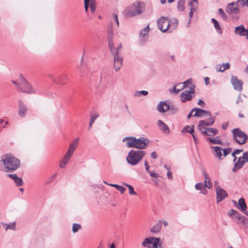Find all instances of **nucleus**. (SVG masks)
Instances as JSON below:
<instances>
[{
	"label": "nucleus",
	"instance_id": "f257e3e1",
	"mask_svg": "<svg viewBox=\"0 0 248 248\" xmlns=\"http://www.w3.org/2000/svg\"><path fill=\"white\" fill-rule=\"evenodd\" d=\"M1 161L3 163L6 172H12L20 167V160L11 155H4Z\"/></svg>",
	"mask_w": 248,
	"mask_h": 248
},
{
	"label": "nucleus",
	"instance_id": "f03ea898",
	"mask_svg": "<svg viewBox=\"0 0 248 248\" xmlns=\"http://www.w3.org/2000/svg\"><path fill=\"white\" fill-rule=\"evenodd\" d=\"M145 6L143 2H134L124 10V14L127 17L140 15L145 10Z\"/></svg>",
	"mask_w": 248,
	"mask_h": 248
},
{
	"label": "nucleus",
	"instance_id": "7ed1b4c3",
	"mask_svg": "<svg viewBox=\"0 0 248 248\" xmlns=\"http://www.w3.org/2000/svg\"><path fill=\"white\" fill-rule=\"evenodd\" d=\"M145 155L146 152L144 151L131 150L126 157V161L129 164L135 166L140 162Z\"/></svg>",
	"mask_w": 248,
	"mask_h": 248
},
{
	"label": "nucleus",
	"instance_id": "20e7f679",
	"mask_svg": "<svg viewBox=\"0 0 248 248\" xmlns=\"http://www.w3.org/2000/svg\"><path fill=\"white\" fill-rule=\"evenodd\" d=\"M19 78L22 87L18 85L17 89L18 91L29 94L41 93L39 91H36L31 84L24 78L22 74L19 75Z\"/></svg>",
	"mask_w": 248,
	"mask_h": 248
},
{
	"label": "nucleus",
	"instance_id": "39448f33",
	"mask_svg": "<svg viewBox=\"0 0 248 248\" xmlns=\"http://www.w3.org/2000/svg\"><path fill=\"white\" fill-rule=\"evenodd\" d=\"M233 140L240 145L246 143L248 140L247 134L241 131L239 128H236L232 130Z\"/></svg>",
	"mask_w": 248,
	"mask_h": 248
},
{
	"label": "nucleus",
	"instance_id": "423d86ee",
	"mask_svg": "<svg viewBox=\"0 0 248 248\" xmlns=\"http://www.w3.org/2000/svg\"><path fill=\"white\" fill-rule=\"evenodd\" d=\"M158 28L163 32H168L170 29V19L168 17L161 16L157 20Z\"/></svg>",
	"mask_w": 248,
	"mask_h": 248
},
{
	"label": "nucleus",
	"instance_id": "0eeeda50",
	"mask_svg": "<svg viewBox=\"0 0 248 248\" xmlns=\"http://www.w3.org/2000/svg\"><path fill=\"white\" fill-rule=\"evenodd\" d=\"M149 141L148 139L144 137H140L139 139L136 138L135 141L134 148L139 150H142L146 149V147L148 145Z\"/></svg>",
	"mask_w": 248,
	"mask_h": 248
},
{
	"label": "nucleus",
	"instance_id": "6e6552de",
	"mask_svg": "<svg viewBox=\"0 0 248 248\" xmlns=\"http://www.w3.org/2000/svg\"><path fill=\"white\" fill-rule=\"evenodd\" d=\"M107 39L108 40V45L110 50L111 54L114 52L115 47H114V43L113 42V28L112 24L108 26V33L107 35Z\"/></svg>",
	"mask_w": 248,
	"mask_h": 248
},
{
	"label": "nucleus",
	"instance_id": "1a4fd4ad",
	"mask_svg": "<svg viewBox=\"0 0 248 248\" xmlns=\"http://www.w3.org/2000/svg\"><path fill=\"white\" fill-rule=\"evenodd\" d=\"M226 11L229 15L232 16H236L239 13L238 6L235 5L234 2L229 3L227 4Z\"/></svg>",
	"mask_w": 248,
	"mask_h": 248
},
{
	"label": "nucleus",
	"instance_id": "9d476101",
	"mask_svg": "<svg viewBox=\"0 0 248 248\" xmlns=\"http://www.w3.org/2000/svg\"><path fill=\"white\" fill-rule=\"evenodd\" d=\"M216 194L217 203L221 202L228 196L227 192L219 186H217Z\"/></svg>",
	"mask_w": 248,
	"mask_h": 248
},
{
	"label": "nucleus",
	"instance_id": "9b49d317",
	"mask_svg": "<svg viewBox=\"0 0 248 248\" xmlns=\"http://www.w3.org/2000/svg\"><path fill=\"white\" fill-rule=\"evenodd\" d=\"M231 81L235 90L238 91H241L242 90L243 82L241 79H238L236 76H232L231 77Z\"/></svg>",
	"mask_w": 248,
	"mask_h": 248
},
{
	"label": "nucleus",
	"instance_id": "f8f14e48",
	"mask_svg": "<svg viewBox=\"0 0 248 248\" xmlns=\"http://www.w3.org/2000/svg\"><path fill=\"white\" fill-rule=\"evenodd\" d=\"M234 32L236 35L245 36L248 39V29H245L243 25L235 27Z\"/></svg>",
	"mask_w": 248,
	"mask_h": 248
},
{
	"label": "nucleus",
	"instance_id": "ddd939ff",
	"mask_svg": "<svg viewBox=\"0 0 248 248\" xmlns=\"http://www.w3.org/2000/svg\"><path fill=\"white\" fill-rule=\"evenodd\" d=\"M113 56V65L116 71L120 69L123 65V57L121 55L116 54L112 55Z\"/></svg>",
	"mask_w": 248,
	"mask_h": 248
},
{
	"label": "nucleus",
	"instance_id": "4468645a",
	"mask_svg": "<svg viewBox=\"0 0 248 248\" xmlns=\"http://www.w3.org/2000/svg\"><path fill=\"white\" fill-rule=\"evenodd\" d=\"M192 111H195V113L193 115V117H201L203 115H207L208 117L211 116V113L210 111L202 109V108H194L192 109Z\"/></svg>",
	"mask_w": 248,
	"mask_h": 248
},
{
	"label": "nucleus",
	"instance_id": "2eb2a0df",
	"mask_svg": "<svg viewBox=\"0 0 248 248\" xmlns=\"http://www.w3.org/2000/svg\"><path fill=\"white\" fill-rule=\"evenodd\" d=\"M149 25H147L145 28L143 29L140 33V38L141 40L140 44L143 45L146 41L148 38V32L149 31Z\"/></svg>",
	"mask_w": 248,
	"mask_h": 248
},
{
	"label": "nucleus",
	"instance_id": "dca6fc26",
	"mask_svg": "<svg viewBox=\"0 0 248 248\" xmlns=\"http://www.w3.org/2000/svg\"><path fill=\"white\" fill-rule=\"evenodd\" d=\"M27 110V107L23 103V102L21 100H19L18 101V115L20 116L24 117L25 116Z\"/></svg>",
	"mask_w": 248,
	"mask_h": 248
},
{
	"label": "nucleus",
	"instance_id": "f3484780",
	"mask_svg": "<svg viewBox=\"0 0 248 248\" xmlns=\"http://www.w3.org/2000/svg\"><path fill=\"white\" fill-rule=\"evenodd\" d=\"M170 109V106L166 101L160 102L157 106V109L160 112H165Z\"/></svg>",
	"mask_w": 248,
	"mask_h": 248
},
{
	"label": "nucleus",
	"instance_id": "a211bd4d",
	"mask_svg": "<svg viewBox=\"0 0 248 248\" xmlns=\"http://www.w3.org/2000/svg\"><path fill=\"white\" fill-rule=\"evenodd\" d=\"M237 208L243 212L245 215L248 213L247 211V205L244 198H241L238 201V206H236Z\"/></svg>",
	"mask_w": 248,
	"mask_h": 248
},
{
	"label": "nucleus",
	"instance_id": "6ab92c4d",
	"mask_svg": "<svg viewBox=\"0 0 248 248\" xmlns=\"http://www.w3.org/2000/svg\"><path fill=\"white\" fill-rule=\"evenodd\" d=\"M123 141H125V145L128 148H134L135 141H136V138L134 137H128L124 138Z\"/></svg>",
	"mask_w": 248,
	"mask_h": 248
},
{
	"label": "nucleus",
	"instance_id": "aec40b11",
	"mask_svg": "<svg viewBox=\"0 0 248 248\" xmlns=\"http://www.w3.org/2000/svg\"><path fill=\"white\" fill-rule=\"evenodd\" d=\"M215 122V119L212 118V117H209L208 121L204 120H201L199 121L198 127L202 126H212Z\"/></svg>",
	"mask_w": 248,
	"mask_h": 248
},
{
	"label": "nucleus",
	"instance_id": "412c9836",
	"mask_svg": "<svg viewBox=\"0 0 248 248\" xmlns=\"http://www.w3.org/2000/svg\"><path fill=\"white\" fill-rule=\"evenodd\" d=\"M181 101L182 102H186V101H190L192 99V96L190 92L185 91L183 92L180 95Z\"/></svg>",
	"mask_w": 248,
	"mask_h": 248
},
{
	"label": "nucleus",
	"instance_id": "4be33fe9",
	"mask_svg": "<svg viewBox=\"0 0 248 248\" xmlns=\"http://www.w3.org/2000/svg\"><path fill=\"white\" fill-rule=\"evenodd\" d=\"M215 68L217 72H222L226 70L229 69L230 68V64L229 62H227L226 64L222 63V65L217 64Z\"/></svg>",
	"mask_w": 248,
	"mask_h": 248
},
{
	"label": "nucleus",
	"instance_id": "5701e85b",
	"mask_svg": "<svg viewBox=\"0 0 248 248\" xmlns=\"http://www.w3.org/2000/svg\"><path fill=\"white\" fill-rule=\"evenodd\" d=\"M170 29L169 31V33L171 32L177 28L178 24V20L176 18H173L171 20L170 19Z\"/></svg>",
	"mask_w": 248,
	"mask_h": 248
},
{
	"label": "nucleus",
	"instance_id": "b1692460",
	"mask_svg": "<svg viewBox=\"0 0 248 248\" xmlns=\"http://www.w3.org/2000/svg\"><path fill=\"white\" fill-rule=\"evenodd\" d=\"M244 164V162L241 159V158L239 157L237 161L234 163V166L232 169L233 172H236L239 169L242 168Z\"/></svg>",
	"mask_w": 248,
	"mask_h": 248
},
{
	"label": "nucleus",
	"instance_id": "393cba45",
	"mask_svg": "<svg viewBox=\"0 0 248 248\" xmlns=\"http://www.w3.org/2000/svg\"><path fill=\"white\" fill-rule=\"evenodd\" d=\"M67 79V75L65 74H62L57 79L58 82H56V83L61 85H64L66 83Z\"/></svg>",
	"mask_w": 248,
	"mask_h": 248
},
{
	"label": "nucleus",
	"instance_id": "a878e982",
	"mask_svg": "<svg viewBox=\"0 0 248 248\" xmlns=\"http://www.w3.org/2000/svg\"><path fill=\"white\" fill-rule=\"evenodd\" d=\"M161 222L158 221L153 228L151 229V232L153 233L159 232L161 228Z\"/></svg>",
	"mask_w": 248,
	"mask_h": 248
},
{
	"label": "nucleus",
	"instance_id": "bb28decb",
	"mask_svg": "<svg viewBox=\"0 0 248 248\" xmlns=\"http://www.w3.org/2000/svg\"><path fill=\"white\" fill-rule=\"evenodd\" d=\"M99 114L97 112H94L93 114L91 116V120L89 125V130L92 128L93 123L94 122L97 118L99 117Z\"/></svg>",
	"mask_w": 248,
	"mask_h": 248
},
{
	"label": "nucleus",
	"instance_id": "cd10ccee",
	"mask_svg": "<svg viewBox=\"0 0 248 248\" xmlns=\"http://www.w3.org/2000/svg\"><path fill=\"white\" fill-rule=\"evenodd\" d=\"M206 140L213 144H222V142L219 140V137L218 136L215 138H206Z\"/></svg>",
	"mask_w": 248,
	"mask_h": 248
},
{
	"label": "nucleus",
	"instance_id": "c85d7f7f",
	"mask_svg": "<svg viewBox=\"0 0 248 248\" xmlns=\"http://www.w3.org/2000/svg\"><path fill=\"white\" fill-rule=\"evenodd\" d=\"M218 133V129L215 128L209 127L207 136H214L217 135Z\"/></svg>",
	"mask_w": 248,
	"mask_h": 248
},
{
	"label": "nucleus",
	"instance_id": "c756f323",
	"mask_svg": "<svg viewBox=\"0 0 248 248\" xmlns=\"http://www.w3.org/2000/svg\"><path fill=\"white\" fill-rule=\"evenodd\" d=\"M185 0H178L177 2V9L179 11H183L185 10Z\"/></svg>",
	"mask_w": 248,
	"mask_h": 248
},
{
	"label": "nucleus",
	"instance_id": "7c9ffc66",
	"mask_svg": "<svg viewBox=\"0 0 248 248\" xmlns=\"http://www.w3.org/2000/svg\"><path fill=\"white\" fill-rule=\"evenodd\" d=\"M195 126L194 125H191L190 126H186L184 127L183 128L182 132H184L185 131L190 133L192 135V133H195V131L194 130Z\"/></svg>",
	"mask_w": 248,
	"mask_h": 248
},
{
	"label": "nucleus",
	"instance_id": "2f4dec72",
	"mask_svg": "<svg viewBox=\"0 0 248 248\" xmlns=\"http://www.w3.org/2000/svg\"><path fill=\"white\" fill-rule=\"evenodd\" d=\"M215 149V155L217 156V157L219 159H221L222 157V153H221V148L220 147L218 146H215V147H212Z\"/></svg>",
	"mask_w": 248,
	"mask_h": 248
},
{
	"label": "nucleus",
	"instance_id": "473e14b6",
	"mask_svg": "<svg viewBox=\"0 0 248 248\" xmlns=\"http://www.w3.org/2000/svg\"><path fill=\"white\" fill-rule=\"evenodd\" d=\"M235 5H237V6H247L248 7V0H238L236 2H235Z\"/></svg>",
	"mask_w": 248,
	"mask_h": 248
},
{
	"label": "nucleus",
	"instance_id": "72a5a7b5",
	"mask_svg": "<svg viewBox=\"0 0 248 248\" xmlns=\"http://www.w3.org/2000/svg\"><path fill=\"white\" fill-rule=\"evenodd\" d=\"M152 237H147L146 238L144 241L142 243V246L145 247L147 248H151L150 246L148 245V244H152Z\"/></svg>",
	"mask_w": 248,
	"mask_h": 248
},
{
	"label": "nucleus",
	"instance_id": "f704fd0d",
	"mask_svg": "<svg viewBox=\"0 0 248 248\" xmlns=\"http://www.w3.org/2000/svg\"><path fill=\"white\" fill-rule=\"evenodd\" d=\"M109 186H112L116 188L119 190L121 194H124L126 190V188L123 186H120L117 184H110Z\"/></svg>",
	"mask_w": 248,
	"mask_h": 248
},
{
	"label": "nucleus",
	"instance_id": "c9c22d12",
	"mask_svg": "<svg viewBox=\"0 0 248 248\" xmlns=\"http://www.w3.org/2000/svg\"><path fill=\"white\" fill-rule=\"evenodd\" d=\"M211 21L214 23V27H215V28L217 31V30H219L220 31H218V33H220V34L222 33V31H221V29L220 27V26L219 25V23L218 22V21L216 20L215 18H212L211 19Z\"/></svg>",
	"mask_w": 248,
	"mask_h": 248
},
{
	"label": "nucleus",
	"instance_id": "e433bc0d",
	"mask_svg": "<svg viewBox=\"0 0 248 248\" xmlns=\"http://www.w3.org/2000/svg\"><path fill=\"white\" fill-rule=\"evenodd\" d=\"M76 147L77 146L71 143V144L70 145L69 147V148L68 149L67 152H66V154H68L69 155H72L74 153V151Z\"/></svg>",
	"mask_w": 248,
	"mask_h": 248
},
{
	"label": "nucleus",
	"instance_id": "4c0bfd02",
	"mask_svg": "<svg viewBox=\"0 0 248 248\" xmlns=\"http://www.w3.org/2000/svg\"><path fill=\"white\" fill-rule=\"evenodd\" d=\"M123 185L128 187L129 189V193L130 195H137V193L134 191V188L131 185L124 183H123Z\"/></svg>",
	"mask_w": 248,
	"mask_h": 248
},
{
	"label": "nucleus",
	"instance_id": "58836bf2",
	"mask_svg": "<svg viewBox=\"0 0 248 248\" xmlns=\"http://www.w3.org/2000/svg\"><path fill=\"white\" fill-rule=\"evenodd\" d=\"M81 229V226L78 223H74L72 225V231L73 233H76Z\"/></svg>",
	"mask_w": 248,
	"mask_h": 248
},
{
	"label": "nucleus",
	"instance_id": "ea45409f",
	"mask_svg": "<svg viewBox=\"0 0 248 248\" xmlns=\"http://www.w3.org/2000/svg\"><path fill=\"white\" fill-rule=\"evenodd\" d=\"M199 130L201 131V133L202 135L205 136L207 135V132L209 129V127L205 126L198 127Z\"/></svg>",
	"mask_w": 248,
	"mask_h": 248
},
{
	"label": "nucleus",
	"instance_id": "a19ab883",
	"mask_svg": "<svg viewBox=\"0 0 248 248\" xmlns=\"http://www.w3.org/2000/svg\"><path fill=\"white\" fill-rule=\"evenodd\" d=\"M148 92L146 91H136L134 93L135 96H140L141 95H147Z\"/></svg>",
	"mask_w": 248,
	"mask_h": 248
},
{
	"label": "nucleus",
	"instance_id": "79ce46f5",
	"mask_svg": "<svg viewBox=\"0 0 248 248\" xmlns=\"http://www.w3.org/2000/svg\"><path fill=\"white\" fill-rule=\"evenodd\" d=\"M4 225H7L6 230H7V229H10V230H16V222L10 223L8 224H4Z\"/></svg>",
	"mask_w": 248,
	"mask_h": 248
},
{
	"label": "nucleus",
	"instance_id": "37998d69",
	"mask_svg": "<svg viewBox=\"0 0 248 248\" xmlns=\"http://www.w3.org/2000/svg\"><path fill=\"white\" fill-rule=\"evenodd\" d=\"M218 13L220 15L221 17L224 20H226L227 19V16L226 14L224 13L223 10L222 8H219L218 9Z\"/></svg>",
	"mask_w": 248,
	"mask_h": 248
},
{
	"label": "nucleus",
	"instance_id": "c03bdc74",
	"mask_svg": "<svg viewBox=\"0 0 248 248\" xmlns=\"http://www.w3.org/2000/svg\"><path fill=\"white\" fill-rule=\"evenodd\" d=\"M207 184L203 183H197L195 185V188L197 190H202L203 188L206 187Z\"/></svg>",
	"mask_w": 248,
	"mask_h": 248
},
{
	"label": "nucleus",
	"instance_id": "a18cd8bd",
	"mask_svg": "<svg viewBox=\"0 0 248 248\" xmlns=\"http://www.w3.org/2000/svg\"><path fill=\"white\" fill-rule=\"evenodd\" d=\"M14 182L17 186H22L24 184L22 178L18 177H17Z\"/></svg>",
	"mask_w": 248,
	"mask_h": 248
},
{
	"label": "nucleus",
	"instance_id": "49530a36",
	"mask_svg": "<svg viewBox=\"0 0 248 248\" xmlns=\"http://www.w3.org/2000/svg\"><path fill=\"white\" fill-rule=\"evenodd\" d=\"M122 48V44H120L119 45L117 46L116 50H114V52H113V54H112V55L116 54L117 55H120L121 50Z\"/></svg>",
	"mask_w": 248,
	"mask_h": 248
},
{
	"label": "nucleus",
	"instance_id": "de8ad7c7",
	"mask_svg": "<svg viewBox=\"0 0 248 248\" xmlns=\"http://www.w3.org/2000/svg\"><path fill=\"white\" fill-rule=\"evenodd\" d=\"M71 156L72 155L66 153V154L64 155L62 160L64 162H65L66 164H67L69 161L70 160Z\"/></svg>",
	"mask_w": 248,
	"mask_h": 248
},
{
	"label": "nucleus",
	"instance_id": "09e8293b",
	"mask_svg": "<svg viewBox=\"0 0 248 248\" xmlns=\"http://www.w3.org/2000/svg\"><path fill=\"white\" fill-rule=\"evenodd\" d=\"M243 152V150L242 149H236V150H235L234 151V152H233V153L232 154V155L233 156V157H234V159H233V161L234 162H235L237 158L235 156V155H237V154H239V153H240L241 152Z\"/></svg>",
	"mask_w": 248,
	"mask_h": 248
},
{
	"label": "nucleus",
	"instance_id": "8fccbe9b",
	"mask_svg": "<svg viewBox=\"0 0 248 248\" xmlns=\"http://www.w3.org/2000/svg\"><path fill=\"white\" fill-rule=\"evenodd\" d=\"M240 157L241 158V159L244 162V163L248 162V152L244 153L243 156Z\"/></svg>",
	"mask_w": 248,
	"mask_h": 248
},
{
	"label": "nucleus",
	"instance_id": "3c124183",
	"mask_svg": "<svg viewBox=\"0 0 248 248\" xmlns=\"http://www.w3.org/2000/svg\"><path fill=\"white\" fill-rule=\"evenodd\" d=\"M192 79L189 78L185 82H184L183 83V88H182V89H184V88L187 87L190 84L192 83Z\"/></svg>",
	"mask_w": 248,
	"mask_h": 248
},
{
	"label": "nucleus",
	"instance_id": "603ef678",
	"mask_svg": "<svg viewBox=\"0 0 248 248\" xmlns=\"http://www.w3.org/2000/svg\"><path fill=\"white\" fill-rule=\"evenodd\" d=\"M152 239L153 240V245L158 246V245H159V244L160 243V239L158 238L152 237Z\"/></svg>",
	"mask_w": 248,
	"mask_h": 248
},
{
	"label": "nucleus",
	"instance_id": "864d4df0",
	"mask_svg": "<svg viewBox=\"0 0 248 248\" xmlns=\"http://www.w3.org/2000/svg\"><path fill=\"white\" fill-rule=\"evenodd\" d=\"M170 111L172 114H174L178 111V108L174 106H170Z\"/></svg>",
	"mask_w": 248,
	"mask_h": 248
},
{
	"label": "nucleus",
	"instance_id": "5fc2aeb1",
	"mask_svg": "<svg viewBox=\"0 0 248 248\" xmlns=\"http://www.w3.org/2000/svg\"><path fill=\"white\" fill-rule=\"evenodd\" d=\"M232 151L231 148H227L223 150V155L226 156L229 155Z\"/></svg>",
	"mask_w": 248,
	"mask_h": 248
},
{
	"label": "nucleus",
	"instance_id": "6e6d98bb",
	"mask_svg": "<svg viewBox=\"0 0 248 248\" xmlns=\"http://www.w3.org/2000/svg\"><path fill=\"white\" fill-rule=\"evenodd\" d=\"M95 1L92 2L90 4V10L92 13H93L95 10Z\"/></svg>",
	"mask_w": 248,
	"mask_h": 248
},
{
	"label": "nucleus",
	"instance_id": "4d7b16f0",
	"mask_svg": "<svg viewBox=\"0 0 248 248\" xmlns=\"http://www.w3.org/2000/svg\"><path fill=\"white\" fill-rule=\"evenodd\" d=\"M160 129L164 131L165 133H170V129L168 127V126L166 124H164V125L162 127L160 128Z\"/></svg>",
	"mask_w": 248,
	"mask_h": 248
},
{
	"label": "nucleus",
	"instance_id": "13d9d810",
	"mask_svg": "<svg viewBox=\"0 0 248 248\" xmlns=\"http://www.w3.org/2000/svg\"><path fill=\"white\" fill-rule=\"evenodd\" d=\"M189 5L190 6V12H192L193 14L196 11V6L195 5V4H193L192 2H190L189 3Z\"/></svg>",
	"mask_w": 248,
	"mask_h": 248
},
{
	"label": "nucleus",
	"instance_id": "bf43d9fd",
	"mask_svg": "<svg viewBox=\"0 0 248 248\" xmlns=\"http://www.w3.org/2000/svg\"><path fill=\"white\" fill-rule=\"evenodd\" d=\"M150 175L153 178H157L158 177L159 174L155 173L154 171H150V172H148Z\"/></svg>",
	"mask_w": 248,
	"mask_h": 248
},
{
	"label": "nucleus",
	"instance_id": "052dcab7",
	"mask_svg": "<svg viewBox=\"0 0 248 248\" xmlns=\"http://www.w3.org/2000/svg\"><path fill=\"white\" fill-rule=\"evenodd\" d=\"M7 176L11 178L12 179L14 180V181L18 177L17 175L16 174H8L7 175Z\"/></svg>",
	"mask_w": 248,
	"mask_h": 248
},
{
	"label": "nucleus",
	"instance_id": "680f3d73",
	"mask_svg": "<svg viewBox=\"0 0 248 248\" xmlns=\"http://www.w3.org/2000/svg\"><path fill=\"white\" fill-rule=\"evenodd\" d=\"M203 173H204V179H205L204 184H207V183H209L210 178L208 176L207 174H206V173L205 171H204Z\"/></svg>",
	"mask_w": 248,
	"mask_h": 248
},
{
	"label": "nucleus",
	"instance_id": "e2e57ef3",
	"mask_svg": "<svg viewBox=\"0 0 248 248\" xmlns=\"http://www.w3.org/2000/svg\"><path fill=\"white\" fill-rule=\"evenodd\" d=\"M233 217L237 219H240L242 216L238 211H235Z\"/></svg>",
	"mask_w": 248,
	"mask_h": 248
},
{
	"label": "nucleus",
	"instance_id": "0e129e2a",
	"mask_svg": "<svg viewBox=\"0 0 248 248\" xmlns=\"http://www.w3.org/2000/svg\"><path fill=\"white\" fill-rule=\"evenodd\" d=\"M48 77L49 78H50L53 81H54V82L56 83V82H57V78L55 77L53 75H51V74H49L48 75Z\"/></svg>",
	"mask_w": 248,
	"mask_h": 248
},
{
	"label": "nucleus",
	"instance_id": "69168bd1",
	"mask_svg": "<svg viewBox=\"0 0 248 248\" xmlns=\"http://www.w3.org/2000/svg\"><path fill=\"white\" fill-rule=\"evenodd\" d=\"M144 165H145V169H146V170L148 172H150V170H149V168H150V166L148 165V162L145 160L144 161Z\"/></svg>",
	"mask_w": 248,
	"mask_h": 248
},
{
	"label": "nucleus",
	"instance_id": "338daca9",
	"mask_svg": "<svg viewBox=\"0 0 248 248\" xmlns=\"http://www.w3.org/2000/svg\"><path fill=\"white\" fill-rule=\"evenodd\" d=\"M235 211L236 210L233 209L230 210L228 213V216L230 217H233Z\"/></svg>",
	"mask_w": 248,
	"mask_h": 248
},
{
	"label": "nucleus",
	"instance_id": "774afa93",
	"mask_svg": "<svg viewBox=\"0 0 248 248\" xmlns=\"http://www.w3.org/2000/svg\"><path fill=\"white\" fill-rule=\"evenodd\" d=\"M241 219H242V223L243 224L247 223V222L248 221V218L246 217L242 216Z\"/></svg>",
	"mask_w": 248,
	"mask_h": 248
}]
</instances>
